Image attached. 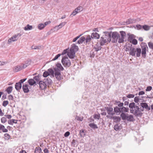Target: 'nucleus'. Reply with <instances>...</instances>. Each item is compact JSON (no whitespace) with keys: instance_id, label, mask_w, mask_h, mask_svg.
<instances>
[{"instance_id":"1","label":"nucleus","mask_w":153,"mask_h":153,"mask_svg":"<svg viewBox=\"0 0 153 153\" xmlns=\"http://www.w3.org/2000/svg\"><path fill=\"white\" fill-rule=\"evenodd\" d=\"M130 112L136 117H141L143 114L142 112L143 111V109L139 108L138 106L135 105L134 102L130 103L129 104Z\"/></svg>"},{"instance_id":"2","label":"nucleus","mask_w":153,"mask_h":153,"mask_svg":"<svg viewBox=\"0 0 153 153\" xmlns=\"http://www.w3.org/2000/svg\"><path fill=\"white\" fill-rule=\"evenodd\" d=\"M123 103H120L118 104V106L114 107V108L116 115H119L121 113L120 115L121 117L125 116L126 114L125 113L129 111V108L123 106Z\"/></svg>"},{"instance_id":"3","label":"nucleus","mask_w":153,"mask_h":153,"mask_svg":"<svg viewBox=\"0 0 153 153\" xmlns=\"http://www.w3.org/2000/svg\"><path fill=\"white\" fill-rule=\"evenodd\" d=\"M104 34L101 37L100 45L102 46L105 43L109 42L111 40V34L107 31L104 32Z\"/></svg>"},{"instance_id":"4","label":"nucleus","mask_w":153,"mask_h":153,"mask_svg":"<svg viewBox=\"0 0 153 153\" xmlns=\"http://www.w3.org/2000/svg\"><path fill=\"white\" fill-rule=\"evenodd\" d=\"M130 51L129 54L132 56H134L135 54L137 57H139L140 56L141 49L140 48L136 49L133 47H131Z\"/></svg>"},{"instance_id":"5","label":"nucleus","mask_w":153,"mask_h":153,"mask_svg":"<svg viewBox=\"0 0 153 153\" xmlns=\"http://www.w3.org/2000/svg\"><path fill=\"white\" fill-rule=\"evenodd\" d=\"M105 108L108 114L106 117L107 118L110 119L115 115L116 112L114 110L113 111V109L111 107H105Z\"/></svg>"},{"instance_id":"6","label":"nucleus","mask_w":153,"mask_h":153,"mask_svg":"<svg viewBox=\"0 0 153 153\" xmlns=\"http://www.w3.org/2000/svg\"><path fill=\"white\" fill-rule=\"evenodd\" d=\"M62 65L65 67H69L71 65V62L68 57H64L61 60Z\"/></svg>"},{"instance_id":"7","label":"nucleus","mask_w":153,"mask_h":153,"mask_svg":"<svg viewBox=\"0 0 153 153\" xmlns=\"http://www.w3.org/2000/svg\"><path fill=\"white\" fill-rule=\"evenodd\" d=\"M21 35L19 33H18L14 35L13 36L11 37L8 41V44H10L12 42H15L17 41L20 37Z\"/></svg>"},{"instance_id":"8","label":"nucleus","mask_w":153,"mask_h":153,"mask_svg":"<svg viewBox=\"0 0 153 153\" xmlns=\"http://www.w3.org/2000/svg\"><path fill=\"white\" fill-rule=\"evenodd\" d=\"M119 34L117 32H114L112 33L111 35V38L112 42L114 43L116 42L118 40Z\"/></svg>"},{"instance_id":"9","label":"nucleus","mask_w":153,"mask_h":153,"mask_svg":"<svg viewBox=\"0 0 153 153\" xmlns=\"http://www.w3.org/2000/svg\"><path fill=\"white\" fill-rule=\"evenodd\" d=\"M120 36L119 34L118 37V42L120 43H122L124 42V38L126 37V34L125 32L123 31H120Z\"/></svg>"},{"instance_id":"10","label":"nucleus","mask_w":153,"mask_h":153,"mask_svg":"<svg viewBox=\"0 0 153 153\" xmlns=\"http://www.w3.org/2000/svg\"><path fill=\"white\" fill-rule=\"evenodd\" d=\"M127 115L125 114V116L121 117L122 119L123 120H126L130 122H133L135 120L134 116L132 115H128V114Z\"/></svg>"},{"instance_id":"11","label":"nucleus","mask_w":153,"mask_h":153,"mask_svg":"<svg viewBox=\"0 0 153 153\" xmlns=\"http://www.w3.org/2000/svg\"><path fill=\"white\" fill-rule=\"evenodd\" d=\"M39 79V77L38 76H34L33 79H30L28 80V82L30 85H33L36 83V81H38Z\"/></svg>"},{"instance_id":"12","label":"nucleus","mask_w":153,"mask_h":153,"mask_svg":"<svg viewBox=\"0 0 153 153\" xmlns=\"http://www.w3.org/2000/svg\"><path fill=\"white\" fill-rule=\"evenodd\" d=\"M55 76L56 78L60 80L61 79V75L60 71L57 68H54Z\"/></svg>"},{"instance_id":"13","label":"nucleus","mask_w":153,"mask_h":153,"mask_svg":"<svg viewBox=\"0 0 153 153\" xmlns=\"http://www.w3.org/2000/svg\"><path fill=\"white\" fill-rule=\"evenodd\" d=\"M83 8L82 7L79 6L76 7L72 13L71 16H75L78 13L82 11L83 10Z\"/></svg>"},{"instance_id":"14","label":"nucleus","mask_w":153,"mask_h":153,"mask_svg":"<svg viewBox=\"0 0 153 153\" xmlns=\"http://www.w3.org/2000/svg\"><path fill=\"white\" fill-rule=\"evenodd\" d=\"M39 85L40 88L42 90H43L45 89L47 85L46 82H45V81H41L39 82Z\"/></svg>"},{"instance_id":"15","label":"nucleus","mask_w":153,"mask_h":153,"mask_svg":"<svg viewBox=\"0 0 153 153\" xmlns=\"http://www.w3.org/2000/svg\"><path fill=\"white\" fill-rule=\"evenodd\" d=\"M75 53L74 51H71V50L70 49L69 51L68 52L67 55L68 57L71 59L74 58L75 56Z\"/></svg>"},{"instance_id":"16","label":"nucleus","mask_w":153,"mask_h":153,"mask_svg":"<svg viewBox=\"0 0 153 153\" xmlns=\"http://www.w3.org/2000/svg\"><path fill=\"white\" fill-rule=\"evenodd\" d=\"M8 130L3 125L0 124V133L1 132L4 133H6L8 132Z\"/></svg>"},{"instance_id":"17","label":"nucleus","mask_w":153,"mask_h":153,"mask_svg":"<svg viewBox=\"0 0 153 153\" xmlns=\"http://www.w3.org/2000/svg\"><path fill=\"white\" fill-rule=\"evenodd\" d=\"M29 85L27 84H25L22 86V89L25 93H27L29 92L28 88Z\"/></svg>"},{"instance_id":"18","label":"nucleus","mask_w":153,"mask_h":153,"mask_svg":"<svg viewBox=\"0 0 153 153\" xmlns=\"http://www.w3.org/2000/svg\"><path fill=\"white\" fill-rule=\"evenodd\" d=\"M20 65H18L13 67V70L15 72H17L22 70Z\"/></svg>"},{"instance_id":"19","label":"nucleus","mask_w":153,"mask_h":153,"mask_svg":"<svg viewBox=\"0 0 153 153\" xmlns=\"http://www.w3.org/2000/svg\"><path fill=\"white\" fill-rule=\"evenodd\" d=\"M70 49L71 50V51H74V53H75L76 52L78 51V47L77 46L74 44L72 45V46L71 48Z\"/></svg>"},{"instance_id":"20","label":"nucleus","mask_w":153,"mask_h":153,"mask_svg":"<svg viewBox=\"0 0 153 153\" xmlns=\"http://www.w3.org/2000/svg\"><path fill=\"white\" fill-rule=\"evenodd\" d=\"M22 84L20 82L16 83L15 85V88L16 90L19 91V90L21 88Z\"/></svg>"},{"instance_id":"21","label":"nucleus","mask_w":153,"mask_h":153,"mask_svg":"<svg viewBox=\"0 0 153 153\" xmlns=\"http://www.w3.org/2000/svg\"><path fill=\"white\" fill-rule=\"evenodd\" d=\"M100 37V35L97 33H93L91 34V37L92 38L95 39H98Z\"/></svg>"},{"instance_id":"22","label":"nucleus","mask_w":153,"mask_h":153,"mask_svg":"<svg viewBox=\"0 0 153 153\" xmlns=\"http://www.w3.org/2000/svg\"><path fill=\"white\" fill-rule=\"evenodd\" d=\"M110 119H113L116 122H119L121 120V118L119 116H113Z\"/></svg>"},{"instance_id":"23","label":"nucleus","mask_w":153,"mask_h":153,"mask_svg":"<svg viewBox=\"0 0 153 153\" xmlns=\"http://www.w3.org/2000/svg\"><path fill=\"white\" fill-rule=\"evenodd\" d=\"M100 44L97 43L94 47V48L95 50V51H97L101 49V47Z\"/></svg>"},{"instance_id":"24","label":"nucleus","mask_w":153,"mask_h":153,"mask_svg":"<svg viewBox=\"0 0 153 153\" xmlns=\"http://www.w3.org/2000/svg\"><path fill=\"white\" fill-rule=\"evenodd\" d=\"M17 121L16 120L13 119L8 120V123L9 124L13 125V123L15 124L17 123Z\"/></svg>"},{"instance_id":"25","label":"nucleus","mask_w":153,"mask_h":153,"mask_svg":"<svg viewBox=\"0 0 153 153\" xmlns=\"http://www.w3.org/2000/svg\"><path fill=\"white\" fill-rule=\"evenodd\" d=\"M33 28V27L31 25H27L25 27H24V29L25 30H28L32 29Z\"/></svg>"},{"instance_id":"26","label":"nucleus","mask_w":153,"mask_h":153,"mask_svg":"<svg viewBox=\"0 0 153 153\" xmlns=\"http://www.w3.org/2000/svg\"><path fill=\"white\" fill-rule=\"evenodd\" d=\"M85 40V38L84 36L81 37L78 41L77 42L79 44L82 43Z\"/></svg>"},{"instance_id":"27","label":"nucleus","mask_w":153,"mask_h":153,"mask_svg":"<svg viewBox=\"0 0 153 153\" xmlns=\"http://www.w3.org/2000/svg\"><path fill=\"white\" fill-rule=\"evenodd\" d=\"M57 68L60 71H63L64 69V68L62 65L60 63H57L56 64Z\"/></svg>"},{"instance_id":"28","label":"nucleus","mask_w":153,"mask_h":153,"mask_svg":"<svg viewBox=\"0 0 153 153\" xmlns=\"http://www.w3.org/2000/svg\"><path fill=\"white\" fill-rule=\"evenodd\" d=\"M48 72L50 74V75L51 77H53L54 76V71L51 68H49L48 70Z\"/></svg>"},{"instance_id":"29","label":"nucleus","mask_w":153,"mask_h":153,"mask_svg":"<svg viewBox=\"0 0 153 153\" xmlns=\"http://www.w3.org/2000/svg\"><path fill=\"white\" fill-rule=\"evenodd\" d=\"M44 80L45 82H46L47 84V85L48 84H51L52 82V80L50 78H48L46 79H44Z\"/></svg>"},{"instance_id":"30","label":"nucleus","mask_w":153,"mask_h":153,"mask_svg":"<svg viewBox=\"0 0 153 153\" xmlns=\"http://www.w3.org/2000/svg\"><path fill=\"white\" fill-rule=\"evenodd\" d=\"M141 46L142 50H147L148 49V47L147 45L145 43L142 44L141 45Z\"/></svg>"},{"instance_id":"31","label":"nucleus","mask_w":153,"mask_h":153,"mask_svg":"<svg viewBox=\"0 0 153 153\" xmlns=\"http://www.w3.org/2000/svg\"><path fill=\"white\" fill-rule=\"evenodd\" d=\"M13 90V87L12 86L8 87L6 90V91L8 94H10L12 91Z\"/></svg>"},{"instance_id":"32","label":"nucleus","mask_w":153,"mask_h":153,"mask_svg":"<svg viewBox=\"0 0 153 153\" xmlns=\"http://www.w3.org/2000/svg\"><path fill=\"white\" fill-rule=\"evenodd\" d=\"M45 26L43 24L40 23L39 24L38 26V28L39 30H42L45 27Z\"/></svg>"},{"instance_id":"33","label":"nucleus","mask_w":153,"mask_h":153,"mask_svg":"<svg viewBox=\"0 0 153 153\" xmlns=\"http://www.w3.org/2000/svg\"><path fill=\"white\" fill-rule=\"evenodd\" d=\"M89 126L91 128H94V129H95V128H97L98 127L97 126V125L94 124V123H90L89 124Z\"/></svg>"},{"instance_id":"34","label":"nucleus","mask_w":153,"mask_h":153,"mask_svg":"<svg viewBox=\"0 0 153 153\" xmlns=\"http://www.w3.org/2000/svg\"><path fill=\"white\" fill-rule=\"evenodd\" d=\"M66 23L67 22H62L58 25V27H59V28L60 29L63 27L66 24Z\"/></svg>"},{"instance_id":"35","label":"nucleus","mask_w":153,"mask_h":153,"mask_svg":"<svg viewBox=\"0 0 153 153\" xmlns=\"http://www.w3.org/2000/svg\"><path fill=\"white\" fill-rule=\"evenodd\" d=\"M4 139L6 140H8L10 138V135L7 133H5L4 134Z\"/></svg>"},{"instance_id":"36","label":"nucleus","mask_w":153,"mask_h":153,"mask_svg":"<svg viewBox=\"0 0 153 153\" xmlns=\"http://www.w3.org/2000/svg\"><path fill=\"white\" fill-rule=\"evenodd\" d=\"M134 36L133 34H131L129 35V36L128 38V40L131 42V40L134 39Z\"/></svg>"},{"instance_id":"37","label":"nucleus","mask_w":153,"mask_h":153,"mask_svg":"<svg viewBox=\"0 0 153 153\" xmlns=\"http://www.w3.org/2000/svg\"><path fill=\"white\" fill-rule=\"evenodd\" d=\"M146 50H142L141 52L142 56L144 58H145L146 56Z\"/></svg>"},{"instance_id":"38","label":"nucleus","mask_w":153,"mask_h":153,"mask_svg":"<svg viewBox=\"0 0 153 153\" xmlns=\"http://www.w3.org/2000/svg\"><path fill=\"white\" fill-rule=\"evenodd\" d=\"M91 38H92V37H91V36L88 35L87 36L86 38L85 39L86 42L87 43L91 41Z\"/></svg>"},{"instance_id":"39","label":"nucleus","mask_w":153,"mask_h":153,"mask_svg":"<svg viewBox=\"0 0 153 153\" xmlns=\"http://www.w3.org/2000/svg\"><path fill=\"white\" fill-rule=\"evenodd\" d=\"M79 134L81 137H84L85 135V134L84 130H81L79 132Z\"/></svg>"},{"instance_id":"40","label":"nucleus","mask_w":153,"mask_h":153,"mask_svg":"<svg viewBox=\"0 0 153 153\" xmlns=\"http://www.w3.org/2000/svg\"><path fill=\"white\" fill-rule=\"evenodd\" d=\"M41 152V149L39 147H36L35 151V153H40Z\"/></svg>"},{"instance_id":"41","label":"nucleus","mask_w":153,"mask_h":153,"mask_svg":"<svg viewBox=\"0 0 153 153\" xmlns=\"http://www.w3.org/2000/svg\"><path fill=\"white\" fill-rule=\"evenodd\" d=\"M1 123H5L7 121L6 118L4 117H2L1 119Z\"/></svg>"},{"instance_id":"42","label":"nucleus","mask_w":153,"mask_h":153,"mask_svg":"<svg viewBox=\"0 0 153 153\" xmlns=\"http://www.w3.org/2000/svg\"><path fill=\"white\" fill-rule=\"evenodd\" d=\"M142 28L146 30H149L150 29V27L147 25H144L142 26Z\"/></svg>"},{"instance_id":"43","label":"nucleus","mask_w":153,"mask_h":153,"mask_svg":"<svg viewBox=\"0 0 153 153\" xmlns=\"http://www.w3.org/2000/svg\"><path fill=\"white\" fill-rule=\"evenodd\" d=\"M50 75V74L48 71H45L43 74V76L45 77H46Z\"/></svg>"},{"instance_id":"44","label":"nucleus","mask_w":153,"mask_h":153,"mask_svg":"<svg viewBox=\"0 0 153 153\" xmlns=\"http://www.w3.org/2000/svg\"><path fill=\"white\" fill-rule=\"evenodd\" d=\"M114 129L116 131H118L120 129V126L118 124H116L114 126Z\"/></svg>"},{"instance_id":"45","label":"nucleus","mask_w":153,"mask_h":153,"mask_svg":"<svg viewBox=\"0 0 153 153\" xmlns=\"http://www.w3.org/2000/svg\"><path fill=\"white\" fill-rule=\"evenodd\" d=\"M148 45L150 48L153 50V43H152L149 42L148 43Z\"/></svg>"},{"instance_id":"46","label":"nucleus","mask_w":153,"mask_h":153,"mask_svg":"<svg viewBox=\"0 0 153 153\" xmlns=\"http://www.w3.org/2000/svg\"><path fill=\"white\" fill-rule=\"evenodd\" d=\"M140 100L138 97H135L134 98V101L136 103H138Z\"/></svg>"},{"instance_id":"47","label":"nucleus","mask_w":153,"mask_h":153,"mask_svg":"<svg viewBox=\"0 0 153 153\" xmlns=\"http://www.w3.org/2000/svg\"><path fill=\"white\" fill-rule=\"evenodd\" d=\"M140 105L143 108H146L147 106V104L146 103H140Z\"/></svg>"},{"instance_id":"48","label":"nucleus","mask_w":153,"mask_h":153,"mask_svg":"<svg viewBox=\"0 0 153 153\" xmlns=\"http://www.w3.org/2000/svg\"><path fill=\"white\" fill-rule=\"evenodd\" d=\"M9 103L8 101L7 100L4 101L2 103V105L4 107H6Z\"/></svg>"},{"instance_id":"49","label":"nucleus","mask_w":153,"mask_h":153,"mask_svg":"<svg viewBox=\"0 0 153 153\" xmlns=\"http://www.w3.org/2000/svg\"><path fill=\"white\" fill-rule=\"evenodd\" d=\"M75 119L77 120L82 121L83 120V117L76 116L75 117Z\"/></svg>"},{"instance_id":"50","label":"nucleus","mask_w":153,"mask_h":153,"mask_svg":"<svg viewBox=\"0 0 153 153\" xmlns=\"http://www.w3.org/2000/svg\"><path fill=\"white\" fill-rule=\"evenodd\" d=\"M131 41H131V42L132 43V44H133V45H136L137 44V40L136 39H134Z\"/></svg>"},{"instance_id":"51","label":"nucleus","mask_w":153,"mask_h":153,"mask_svg":"<svg viewBox=\"0 0 153 153\" xmlns=\"http://www.w3.org/2000/svg\"><path fill=\"white\" fill-rule=\"evenodd\" d=\"M61 55V54H58L56 55L55 57L52 60L54 61L57 59Z\"/></svg>"},{"instance_id":"52","label":"nucleus","mask_w":153,"mask_h":153,"mask_svg":"<svg viewBox=\"0 0 153 153\" xmlns=\"http://www.w3.org/2000/svg\"><path fill=\"white\" fill-rule=\"evenodd\" d=\"M20 65L21 68H21L22 70L25 68L27 67V65H26L24 63H22Z\"/></svg>"},{"instance_id":"53","label":"nucleus","mask_w":153,"mask_h":153,"mask_svg":"<svg viewBox=\"0 0 153 153\" xmlns=\"http://www.w3.org/2000/svg\"><path fill=\"white\" fill-rule=\"evenodd\" d=\"M94 117L95 119H99L100 118V114H95L94 115Z\"/></svg>"},{"instance_id":"54","label":"nucleus","mask_w":153,"mask_h":153,"mask_svg":"<svg viewBox=\"0 0 153 153\" xmlns=\"http://www.w3.org/2000/svg\"><path fill=\"white\" fill-rule=\"evenodd\" d=\"M31 62L30 61H27L25 63H24L27 67L30 64Z\"/></svg>"},{"instance_id":"55","label":"nucleus","mask_w":153,"mask_h":153,"mask_svg":"<svg viewBox=\"0 0 153 153\" xmlns=\"http://www.w3.org/2000/svg\"><path fill=\"white\" fill-rule=\"evenodd\" d=\"M134 95L133 94H129L127 96V97L130 98H134Z\"/></svg>"},{"instance_id":"56","label":"nucleus","mask_w":153,"mask_h":153,"mask_svg":"<svg viewBox=\"0 0 153 153\" xmlns=\"http://www.w3.org/2000/svg\"><path fill=\"white\" fill-rule=\"evenodd\" d=\"M81 35H82V34H81L79 36H77L76 37L74 38L73 40V42H76V40L78 39Z\"/></svg>"},{"instance_id":"57","label":"nucleus","mask_w":153,"mask_h":153,"mask_svg":"<svg viewBox=\"0 0 153 153\" xmlns=\"http://www.w3.org/2000/svg\"><path fill=\"white\" fill-rule=\"evenodd\" d=\"M152 87L151 86H149L147 87V88L146 89V91H150L152 90Z\"/></svg>"},{"instance_id":"58","label":"nucleus","mask_w":153,"mask_h":153,"mask_svg":"<svg viewBox=\"0 0 153 153\" xmlns=\"http://www.w3.org/2000/svg\"><path fill=\"white\" fill-rule=\"evenodd\" d=\"M68 49H66L65 50H64L63 52H62V53L61 54L62 55H64L67 53H68Z\"/></svg>"},{"instance_id":"59","label":"nucleus","mask_w":153,"mask_h":153,"mask_svg":"<svg viewBox=\"0 0 153 153\" xmlns=\"http://www.w3.org/2000/svg\"><path fill=\"white\" fill-rule=\"evenodd\" d=\"M41 47L38 46H36L34 47L33 46L32 47V49H39Z\"/></svg>"},{"instance_id":"60","label":"nucleus","mask_w":153,"mask_h":153,"mask_svg":"<svg viewBox=\"0 0 153 153\" xmlns=\"http://www.w3.org/2000/svg\"><path fill=\"white\" fill-rule=\"evenodd\" d=\"M51 23V22L50 21H47L45 22L44 24H43L45 26V27L46 26L49 25Z\"/></svg>"},{"instance_id":"61","label":"nucleus","mask_w":153,"mask_h":153,"mask_svg":"<svg viewBox=\"0 0 153 153\" xmlns=\"http://www.w3.org/2000/svg\"><path fill=\"white\" fill-rule=\"evenodd\" d=\"M26 79L27 78L21 79L19 81V82H20V84H22V83H23L24 82Z\"/></svg>"},{"instance_id":"62","label":"nucleus","mask_w":153,"mask_h":153,"mask_svg":"<svg viewBox=\"0 0 153 153\" xmlns=\"http://www.w3.org/2000/svg\"><path fill=\"white\" fill-rule=\"evenodd\" d=\"M4 116L8 119H10L11 118L12 116L11 115L7 114L5 115Z\"/></svg>"},{"instance_id":"63","label":"nucleus","mask_w":153,"mask_h":153,"mask_svg":"<svg viewBox=\"0 0 153 153\" xmlns=\"http://www.w3.org/2000/svg\"><path fill=\"white\" fill-rule=\"evenodd\" d=\"M136 26L137 29L138 30L140 29L142 27V26L140 25H137Z\"/></svg>"},{"instance_id":"64","label":"nucleus","mask_w":153,"mask_h":153,"mask_svg":"<svg viewBox=\"0 0 153 153\" xmlns=\"http://www.w3.org/2000/svg\"><path fill=\"white\" fill-rule=\"evenodd\" d=\"M70 132L69 131L66 132L64 134V136L65 137H67L70 135Z\"/></svg>"}]
</instances>
